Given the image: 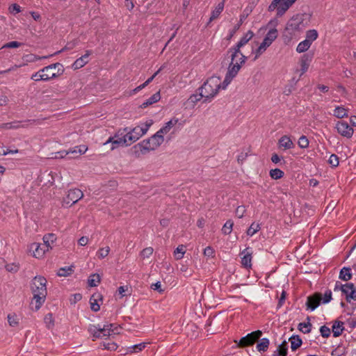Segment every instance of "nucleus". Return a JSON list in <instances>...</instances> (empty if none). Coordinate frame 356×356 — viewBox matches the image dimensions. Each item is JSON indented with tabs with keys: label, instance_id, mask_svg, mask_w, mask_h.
I'll return each mask as SVG.
<instances>
[{
	"label": "nucleus",
	"instance_id": "obj_1",
	"mask_svg": "<svg viewBox=\"0 0 356 356\" xmlns=\"http://www.w3.org/2000/svg\"><path fill=\"white\" fill-rule=\"evenodd\" d=\"M244 44L245 38H242L236 46L229 51L231 63L222 83L220 77L213 76L209 78L199 88V90L204 95L205 100L214 97L220 89H225L232 79L237 74L241 69V64L245 62V56L240 50V48Z\"/></svg>",
	"mask_w": 356,
	"mask_h": 356
},
{
	"label": "nucleus",
	"instance_id": "obj_2",
	"mask_svg": "<svg viewBox=\"0 0 356 356\" xmlns=\"http://www.w3.org/2000/svg\"><path fill=\"white\" fill-rule=\"evenodd\" d=\"M47 280L42 276H35L31 282V291L33 298L31 301V307L35 310H38L44 302L47 295Z\"/></svg>",
	"mask_w": 356,
	"mask_h": 356
},
{
	"label": "nucleus",
	"instance_id": "obj_3",
	"mask_svg": "<svg viewBox=\"0 0 356 356\" xmlns=\"http://www.w3.org/2000/svg\"><path fill=\"white\" fill-rule=\"evenodd\" d=\"M308 26L309 17L307 15L298 14L289 20L285 31L291 40L297 38Z\"/></svg>",
	"mask_w": 356,
	"mask_h": 356
},
{
	"label": "nucleus",
	"instance_id": "obj_4",
	"mask_svg": "<svg viewBox=\"0 0 356 356\" xmlns=\"http://www.w3.org/2000/svg\"><path fill=\"white\" fill-rule=\"evenodd\" d=\"M164 141V138L157 131L150 138L143 140L140 143L133 147L136 156H140L141 154L154 150L158 148Z\"/></svg>",
	"mask_w": 356,
	"mask_h": 356
},
{
	"label": "nucleus",
	"instance_id": "obj_5",
	"mask_svg": "<svg viewBox=\"0 0 356 356\" xmlns=\"http://www.w3.org/2000/svg\"><path fill=\"white\" fill-rule=\"evenodd\" d=\"M277 25V20H271L268 22L266 26L268 32L259 46L253 51L252 54H254L253 60H255L260 55H261L266 49L273 43V42L277 38L278 31L276 29Z\"/></svg>",
	"mask_w": 356,
	"mask_h": 356
},
{
	"label": "nucleus",
	"instance_id": "obj_6",
	"mask_svg": "<svg viewBox=\"0 0 356 356\" xmlns=\"http://www.w3.org/2000/svg\"><path fill=\"white\" fill-rule=\"evenodd\" d=\"M152 124L153 120H148L144 124L137 126L129 131L128 128L124 129L123 132L124 133L128 145H130L145 135Z\"/></svg>",
	"mask_w": 356,
	"mask_h": 356
},
{
	"label": "nucleus",
	"instance_id": "obj_7",
	"mask_svg": "<svg viewBox=\"0 0 356 356\" xmlns=\"http://www.w3.org/2000/svg\"><path fill=\"white\" fill-rule=\"evenodd\" d=\"M119 327L115 324L104 325L103 327L99 325H90L89 332L95 338L111 336L119 334Z\"/></svg>",
	"mask_w": 356,
	"mask_h": 356
},
{
	"label": "nucleus",
	"instance_id": "obj_8",
	"mask_svg": "<svg viewBox=\"0 0 356 356\" xmlns=\"http://www.w3.org/2000/svg\"><path fill=\"white\" fill-rule=\"evenodd\" d=\"M63 72L62 64L56 63L41 69L44 75V81H49L60 76Z\"/></svg>",
	"mask_w": 356,
	"mask_h": 356
},
{
	"label": "nucleus",
	"instance_id": "obj_9",
	"mask_svg": "<svg viewBox=\"0 0 356 356\" xmlns=\"http://www.w3.org/2000/svg\"><path fill=\"white\" fill-rule=\"evenodd\" d=\"M296 0H273L268 7L270 11L277 10L278 15H282Z\"/></svg>",
	"mask_w": 356,
	"mask_h": 356
},
{
	"label": "nucleus",
	"instance_id": "obj_10",
	"mask_svg": "<svg viewBox=\"0 0 356 356\" xmlns=\"http://www.w3.org/2000/svg\"><path fill=\"white\" fill-rule=\"evenodd\" d=\"M111 143V149L113 150L120 146H128V143L123 131H118L113 136L109 137V138L104 143V145H106Z\"/></svg>",
	"mask_w": 356,
	"mask_h": 356
},
{
	"label": "nucleus",
	"instance_id": "obj_11",
	"mask_svg": "<svg viewBox=\"0 0 356 356\" xmlns=\"http://www.w3.org/2000/svg\"><path fill=\"white\" fill-rule=\"evenodd\" d=\"M83 197V192L77 188L68 191L65 197L63 198V204L71 206Z\"/></svg>",
	"mask_w": 356,
	"mask_h": 356
},
{
	"label": "nucleus",
	"instance_id": "obj_12",
	"mask_svg": "<svg viewBox=\"0 0 356 356\" xmlns=\"http://www.w3.org/2000/svg\"><path fill=\"white\" fill-rule=\"evenodd\" d=\"M335 128L339 134L347 138H350L354 133L353 128L345 121H338L336 123Z\"/></svg>",
	"mask_w": 356,
	"mask_h": 356
},
{
	"label": "nucleus",
	"instance_id": "obj_13",
	"mask_svg": "<svg viewBox=\"0 0 356 356\" xmlns=\"http://www.w3.org/2000/svg\"><path fill=\"white\" fill-rule=\"evenodd\" d=\"M35 120H29L24 122L16 121L13 122L3 123L0 125V129H17L19 128H26L29 124H34Z\"/></svg>",
	"mask_w": 356,
	"mask_h": 356
},
{
	"label": "nucleus",
	"instance_id": "obj_14",
	"mask_svg": "<svg viewBox=\"0 0 356 356\" xmlns=\"http://www.w3.org/2000/svg\"><path fill=\"white\" fill-rule=\"evenodd\" d=\"M295 145L291 138V137L288 135L282 136L277 142V147L279 149L282 150L291 149L294 147Z\"/></svg>",
	"mask_w": 356,
	"mask_h": 356
},
{
	"label": "nucleus",
	"instance_id": "obj_15",
	"mask_svg": "<svg viewBox=\"0 0 356 356\" xmlns=\"http://www.w3.org/2000/svg\"><path fill=\"white\" fill-rule=\"evenodd\" d=\"M31 249L33 252V256L35 258H42L45 252L49 250L47 248V245L36 243L31 245Z\"/></svg>",
	"mask_w": 356,
	"mask_h": 356
},
{
	"label": "nucleus",
	"instance_id": "obj_16",
	"mask_svg": "<svg viewBox=\"0 0 356 356\" xmlns=\"http://www.w3.org/2000/svg\"><path fill=\"white\" fill-rule=\"evenodd\" d=\"M322 300L321 296L319 293H316L314 296L307 298V306L308 309L314 310L319 305Z\"/></svg>",
	"mask_w": 356,
	"mask_h": 356
},
{
	"label": "nucleus",
	"instance_id": "obj_17",
	"mask_svg": "<svg viewBox=\"0 0 356 356\" xmlns=\"http://www.w3.org/2000/svg\"><path fill=\"white\" fill-rule=\"evenodd\" d=\"M178 123L179 119L174 117L171 118L168 122H167L165 125L158 131V132L159 134L163 136L165 134H167L171 130V129Z\"/></svg>",
	"mask_w": 356,
	"mask_h": 356
},
{
	"label": "nucleus",
	"instance_id": "obj_18",
	"mask_svg": "<svg viewBox=\"0 0 356 356\" xmlns=\"http://www.w3.org/2000/svg\"><path fill=\"white\" fill-rule=\"evenodd\" d=\"M312 60V56L304 54L300 59L301 74H304L309 69L310 63Z\"/></svg>",
	"mask_w": 356,
	"mask_h": 356
},
{
	"label": "nucleus",
	"instance_id": "obj_19",
	"mask_svg": "<svg viewBox=\"0 0 356 356\" xmlns=\"http://www.w3.org/2000/svg\"><path fill=\"white\" fill-rule=\"evenodd\" d=\"M262 332L257 330L246 335V346L253 345L261 337Z\"/></svg>",
	"mask_w": 356,
	"mask_h": 356
},
{
	"label": "nucleus",
	"instance_id": "obj_20",
	"mask_svg": "<svg viewBox=\"0 0 356 356\" xmlns=\"http://www.w3.org/2000/svg\"><path fill=\"white\" fill-rule=\"evenodd\" d=\"M90 54V51H86V53L81 57L76 59L73 63V67L75 70L80 69L88 63V56Z\"/></svg>",
	"mask_w": 356,
	"mask_h": 356
},
{
	"label": "nucleus",
	"instance_id": "obj_21",
	"mask_svg": "<svg viewBox=\"0 0 356 356\" xmlns=\"http://www.w3.org/2000/svg\"><path fill=\"white\" fill-rule=\"evenodd\" d=\"M99 300L101 301L102 300V296L99 293L93 294L90 299V307L94 312H98L100 309V305L98 303Z\"/></svg>",
	"mask_w": 356,
	"mask_h": 356
},
{
	"label": "nucleus",
	"instance_id": "obj_22",
	"mask_svg": "<svg viewBox=\"0 0 356 356\" xmlns=\"http://www.w3.org/2000/svg\"><path fill=\"white\" fill-rule=\"evenodd\" d=\"M203 97H204V95H203L202 92L200 91L199 94L191 95L187 99L186 104L187 105V106L194 107L196 103L200 101V99Z\"/></svg>",
	"mask_w": 356,
	"mask_h": 356
},
{
	"label": "nucleus",
	"instance_id": "obj_23",
	"mask_svg": "<svg viewBox=\"0 0 356 356\" xmlns=\"http://www.w3.org/2000/svg\"><path fill=\"white\" fill-rule=\"evenodd\" d=\"M348 109L343 106H337L333 111V115L337 118L348 117Z\"/></svg>",
	"mask_w": 356,
	"mask_h": 356
},
{
	"label": "nucleus",
	"instance_id": "obj_24",
	"mask_svg": "<svg viewBox=\"0 0 356 356\" xmlns=\"http://www.w3.org/2000/svg\"><path fill=\"white\" fill-rule=\"evenodd\" d=\"M318 38V33L316 29H310L306 31L305 40L311 45Z\"/></svg>",
	"mask_w": 356,
	"mask_h": 356
},
{
	"label": "nucleus",
	"instance_id": "obj_25",
	"mask_svg": "<svg viewBox=\"0 0 356 356\" xmlns=\"http://www.w3.org/2000/svg\"><path fill=\"white\" fill-rule=\"evenodd\" d=\"M344 330L343 323L341 321H335L332 325V330L334 337L340 336Z\"/></svg>",
	"mask_w": 356,
	"mask_h": 356
},
{
	"label": "nucleus",
	"instance_id": "obj_26",
	"mask_svg": "<svg viewBox=\"0 0 356 356\" xmlns=\"http://www.w3.org/2000/svg\"><path fill=\"white\" fill-rule=\"evenodd\" d=\"M161 99L160 92H157L155 94H154L152 96H151L149 99H147L145 102H144L141 107L142 108H146L149 105H152L157 102H159Z\"/></svg>",
	"mask_w": 356,
	"mask_h": 356
},
{
	"label": "nucleus",
	"instance_id": "obj_27",
	"mask_svg": "<svg viewBox=\"0 0 356 356\" xmlns=\"http://www.w3.org/2000/svg\"><path fill=\"white\" fill-rule=\"evenodd\" d=\"M43 243L47 245V248L50 250L51 249V244H53L56 240V236L54 234H47L43 236Z\"/></svg>",
	"mask_w": 356,
	"mask_h": 356
},
{
	"label": "nucleus",
	"instance_id": "obj_28",
	"mask_svg": "<svg viewBox=\"0 0 356 356\" xmlns=\"http://www.w3.org/2000/svg\"><path fill=\"white\" fill-rule=\"evenodd\" d=\"M161 68L159 69L151 77H149L145 83H143V84L140 85L139 86L136 87V88H134L132 92H131V94H135L138 92H139L140 90H141L142 89H143L145 86H147L149 83H151L153 79L155 78V76L161 72Z\"/></svg>",
	"mask_w": 356,
	"mask_h": 356
},
{
	"label": "nucleus",
	"instance_id": "obj_29",
	"mask_svg": "<svg viewBox=\"0 0 356 356\" xmlns=\"http://www.w3.org/2000/svg\"><path fill=\"white\" fill-rule=\"evenodd\" d=\"M223 9H224V2L222 1V2H220L216 6L215 9L212 11L209 20L213 21V20L217 19L219 17V15H220V13H222V11L223 10Z\"/></svg>",
	"mask_w": 356,
	"mask_h": 356
},
{
	"label": "nucleus",
	"instance_id": "obj_30",
	"mask_svg": "<svg viewBox=\"0 0 356 356\" xmlns=\"http://www.w3.org/2000/svg\"><path fill=\"white\" fill-rule=\"evenodd\" d=\"M352 278V274L350 273V268L347 267H343L339 273V279L343 281H348Z\"/></svg>",
	"mask_w": 356,
	"mask_h": 356
},
{
	"label": "nucleus",
	"instance_id": "obj_31",
	"mask_svg": "<svg viewBox=\"0 0 356 356\" xmlns=\"http://www.w3.org/2000/svg\"><path fill=\"white\" fill-rule=\"evenodd\" d=\"M307 322H302L298 324V330L304 334L309 333L312 326L309 322V318H307Z\"/></svg>",
	"mask_w": 356,
	"mask_h": 356
},
{
	"label": "nucleus",
	"instance_id": "obj_32",
	"mask_svg": "<svg viewBox=\"0 0 356 356\" xmlns=\"http://www.w3.org/2000/svg\"><path fill=\"white\" fill-rule=\"evenodd\" d=\"M270 344V341L267 338L261 339L257 345V349L259 352H265L267 350Z\"/></svg>",
	"mask_w": 356,
	"mask_h": 356
},
{
	"label": "nucleus",
	"instance_id": "obj_33",
	"mask_svg": "<svg viewBox=\"0 0 356 356\" xmlns=\"http://www.w3.org/2000/svg\"><path fill=\"white\" fill-rule=\"evenodd\" d=\"M186 252V246L179 245L174 251V256L177 260H179L184 257Z\"/></svg>",
	"mask_w": 356,
	"mask_h": 356
},
{
	"label": "nucleus",
	"instance_id": "obj_34",
	"mask_svg": "<svg viewBox=\"0 0 356 356\" xmlns=\"http://www.w3.org/2000/svg\"><path fill=\"white\" fill-rule=\"evenodd\" d=\"M311 44L305 40L299 42L296 47V51L299 54L307 51L310 47Z\"/></svg>",
	"mask_w": 356,
	"mask_h": 356
},
{
	"label": "nucleus",
	"instance_id": "obj_35",
	"mask_svg": "<svg viewBox=\"0 0 356 356\" xmlns=\"http://www.w3.org/2000/svg\"><path fill=\"white\" fill-rule=\"evenodd\" d=\"M269 174H270V177L273 179H281L284 177V172L278 168H275V169L270 170Z\"/></svg>",
	"mask_w": 356,
	"mask_h": 356
},
{
	"label": "nucleus",
	"instance_id": "obj_36",
	"mask_svg": "<svg viewBox=\"0 0 356 356\" xmlns=\"http://www.w3.org/2000/svg\"><path fill=\"white\" fill-rule=\"evenodd\" d=\"M73 267L72 266H67L64 268H60L58 271V275L60 277H66L71 275L73 273Z\"/></svg>",
	"mask_w": 356,
	"mask_h": 356
},
{
	"label": "nucleus",
	"instance_id": "obj_37",
	"mask_svg": "<svg viewBox=\"0 0 356 356\" xmlns=\"http://www.w3.org/2000/svg\"><path fill=\"white\" fill-rule=\"evenodd\" d=\"M355 289V285L353 283H346L343 284V286H341V291L343 294L346 296L351 293L352 290Z\"/></svg>",
	"mask_w": 356,
	"mask_h": 356
},
{
	"label": "nucleus",
	"instance_id": "obj_38",
	"mask_svg": "<svg viewBox=\"0 0 356 356\" xmlns=\"http://www.w3.org/2000/svg\"><path fill=\"white\" fill-rule=\"evenodd\" d=\"M260 229V225L259 223L253 222L248 229L246 231V234L250 236L254 235Z\"/></svg>",
	"mask_w": 356,
	"mask_h": 356
},
{
	"label": "nucleus",
	"instance_id": "obj_39",
	"mask_svg": "<svg viewBox=\"0 0 356 356\" xmlns=\"http://www.w3.org/2000/svg\"><path fill=\"white\" fill-rule=\"evenodd\" d=\"M110 252V248L106 246L105 248H99V250L97 252V255L99 259H102L108 256Z\"/></svg>",
	"mask_w": 356,
	"mask_h": 356
},
{
	"label": "nucleus",
	"instance_id": "obj_40",
	"mask_svg": "<svg viewBox=\"0 0 356 356\" xmlns=\"http://www.w3.org/2000/svg\"><path fill=\"white\" fill-rule=\"evenodd\" d=\"M100 282V277L97 274L90 276L88 279V284L90 286H96Z\"/></svg>",
	"mask_w": 356,
	"mask_h": 356
},
{
	"label": "nucleus",
	"instance_id": "obj_41",
	"mask_svg": "<svg viewBox=\"0 0 356 356\" xmlns=\"http://www.w3.org/2000/svg\"><path fill=\"white\" fill-rule=\"evenodd\" d=\"M234 223L232 220H227L222 228V232L224 234H229L232 232Z\"/></svg>",
	"mask_w": 356,
	"mask_h": 356
},
{
	"label": "nucleus",
	"instance_id": "obj_42",
	"mask_svg": "<svg viewBox=\"0 0 356 356\" xmlns=\"http://www.w3.org/2000/svg\"><path fill=\"white\" fill-rule=\"evenodd\" d=\"M309 144V140L305 136H302L299 138L298 145L300 148L305 149L308 147Z\"/></svg>",
	"mask_w": 356,
	"mask_h": 356
},
{
	"label": "nucleus",
	"instance_id": "obj_43",
	"mask_svg": "<svg viewBox=\"0 0 356 356\" xmlns=\"http://www.w3.org/2000/svg\"><path fill=\"white\" fill-rule=\"evenodd\" d=\"M51 56H53V54H51L49 56H39L31 54V55H27L26 57L27 58V60H26L27 61L35 62V61L40 60L41 59L48 58Z\"/></svg>",
	"mask_w": 356,
	"mask_h": 356
},
{
	"label": "nucleus",
	"instance_id": "obj_44",
	"mask_svg": "<svg viewBox=\"0 0 356 356\" xmlns=\"http://www.w3.org/2000/svg\"><path fill=\"white\" fill-rule=\"evenodd\" d=\"M44 321L49 329L51 328L54 325V321L51 314H47L44 318Z\"/></svg>",
	"mask_w": 356,
	"mask_h": 356
},
{
	"label": "nucleus",
	"instance_id": "obj_45",
	"mask_svg": "<svg viewBox=\"0 0 356 356\" xmlns=\"http://www.w3.org/2000/svg\"><path fill=\"white\" fill-rule=\"evenodd\" d=\"M88 149L87 146L86 145H79L76 146L74 148L71 149V153L72 154H77L79 153L80 154H84Z\"/></svg>",
	"mask_w": 356,
	"mask_h": 356
},
{
	"label": "nucleus",
	"instance_id": "obj_46",
	"mask_svg": "<svg viewBox=\"0 0 356 356\" xmlns=\"http://www.w3.org/2000/svg\"><path fill=\"white\" fill-rule=\"evenodd\" d=\"M287 353V348L282 344L279 346L277 350L275 352L273 356H286Z\"/></svg>",
	"mask_w": 356,
	"mask_h": 356
},
{
	"label": "nucleus",
	"instance_id": "obj_47",
	"mask_svg": "<svg viewBox=\"0 0 356 356\" xmlns=\"http://www.w3.org/2000/svg\"><path fill=\"white\" fill-rule=\"evenodd\" d=\"M302 344V341L298 337H293L291 339V347L293 350H296Z\"/></svg>",
	"mask_w": 356,
	"mask_h": 356
},
{
	"label": "nucleus",
	"instance_id": "obj_48",
	"mask_svg": "<svg viewBox=\"0 0 356 356\" xmlns=\"http://www.w3.org/2000/svg\"><path fill=\"white\" fill-rule=\"evenodd\" d=\"M31 79L34 80L35 81H44V75L42 74V73H41V70L33 74Z\"/></svg>",
	"mask_w": 356,
	"mask_h": 356
},
{
	"label": "nucleus",
	"instance_id": "obj_49",
	"mask_svg": "<svg viewBox=\"0 0 356 356\" xmlns=\"http://www.w3.org/2000/svg\"><path fill=\"white\" fill-rule=\"evenodd\" d=\"M328 162L329 163L333 166V167H337L339 165V158L337 155L335 154H332L330 156V159L328 160Z\"/></svg>",
	"mask_w": 356,
	"mask_h": 356
},
{
	"label": "nucleus",
	"instance_id": "obj_50",
	"mask_svg": "<svg viewBox=\"0 0 356 356\" xmlns=\"http://www.w3.org/2000/svg\"><path fill=\"white\" fill-rule=\"evenodd\" d=\"M153 248L151 247L146 248L143 249L141 252V256L143 258H149L153 253Z\"/></svg>",
	"mask_w": 356,
	"mask_h": 356
},
{
	"label": "nucleus",
	"instance_id": "obj_51",
	"mask_svg": "<svg viewBox=\"0 0 356 356\" xmlns=\"http://www.w3.org/2000/svg\"><path fill=\"white\" fill-rule=\"evenodd\" d=\"M248 248H246V257H245V259H246V269H252V264L251 263V260H252L251 254H252V253H250L248 251Z\"/></svg>",
	"mask_w": 356,
	"mask_h": 356
},
{
	"label": "nucleus",
	"instance_id": "obj_52",
	"mask_svg": "<svg viewBox=\"0 0 356 356\" xmlns=\"http://www.w3.org/2000/svg\"><path fill=\"white\" fill-rule=\"evenodd\" d=\"M8 321L10 325L14 327L18 324V319L15 315L9 314L8 316Z\"/></svg>",
	"mask_w": 356,
	"mask_h": 356
},
{
	"label": "nucleus",
	"instance_id": "obj_53",
	"mask_svg": "<svg viewBox=\"0 0 356 356\" xmlns=\"http://www.w3.org/2000/svg\"><path fill=\"white\" fill-rule=\"evenodd\" d=\"M22 46V43L17 41H12L5 44L3 48H17Z\"/></svg>",
	"mask_w": 356,
	"mask_h": 356
},
{
	"label": "nucleus",
	"instance_id": "obj_54",
	"mask_svg": "<svg viewBox=\"0 0 356 356\" xmlns=\"http://www.w3.org/2000/svg\"><path fill=\"white\" fill-rule=\"evenodd\" d=\"M320 332H321L322 337H325V338L328 337L330 334V329L325 325L321 327Z\"/></svg>",
	"mask_w": 356,
	"mask_h": 356
},
{
	"label": "nucleus",
	"instance_id": "obj_55",
	"mask_svg": "<svg viewBox=\"0 0 356 356\" xmlns=\"http://www.w3.org/2000/svg\"><path fill=\"white\" fill-rule=\"evenodd\" d=\"M104 349L109 350H115L117 349L118 346L114 342H109V343H104L103 344Z\"/></svg>",
	"mask_w": 356,
	"mask_h": 356
},
{
	"label": "nucleus",
	"instance_id": "obj_56",
	"mask_svg": "<svg viewBox=\"0 0 356 356\" xmlns=\"http://www.w3.org/2000/svg\"><path fill=\"white\" fill-rule=\"evenodd\" d=\"M204 254L207 257H213L214 255V250L211 247L208 246L204 250Z\"/></svg>",
	"mask_w": 356,
	"mask_h": 356
},
{
	"label": "nucleus",
	"instance_id": "obj_57",
	"mask_svg": "<svg viewBox=\"0 0 356 356\" xmlns=\"http://www.w3.org/2000/svg\"><path fill=\"white\" fill-rule=\"evenodd\" d=\"M346 300L348 302H350L352 300H356V289L355 288L352 290L351 293L346 297Z\"/></svg>",
	"mask_w": 356,
	"mask_h": 356
},
{
	"label": "nucleus",
	"instance_id": "obj_58",
	"mask_svg": "<svg viewBox=\"0 0 356 356\" xmlns=\"http://www.w3.org/2000/svg\"><path fill=\"white\" fill-rule=\"evenodd\" d=\"M245 214V207H238L236 210V216L238 218H242Z\"/></svg>",
	"mask_w": 356,
	"mask_h": 356
},
{
	"label": "nucleus",
	"instance_id": "obj_59",
	"mask_svg": "<svg viewBox=\"0 0 356 356\" xmlns=\"http://www.w3.org/2000/svg\"><path fill=\"white\" fill-rule=\"evenodd\" d=\"M145 347V343H141L133 346L131 348L132 349L133 352L137 353V352L141 351Z\"/></svg>",
	"mask_w": 356,
	"mask_h": 356
},
{
	"label": "nucleus",
	"instance_id": "obj_60",
	"mask_svg": "<svg viewBox=\"0 0 356 356\" xmlns=\"http://www.w3.org/2000/svg\"><path fill=\"white\" fill-rule=\"evenodd\" d=\"M151 289L155 291H158L159 293H162L163 292V289H161V284L160 282L152 284L151 285Z\"/></svg>",
	"mask_w": 356,
	"mask_h": 356
},
{
	"label": "nucleus",
	"instance_id": "obj_61",
	"mask_svg": "<svg viewBox=\"0 0 356 356\" xmlns=\"http://www.w3.org/2000/svg\"><path fill=\"white\" fill-rule=\"evenodd\" d=\"M331 299H332V292L330 291H326L324 294L323 302L327 303L331 300Z\"/></svg>",
	"mask_w": 356,
	"mask_h": 356
},
{
	"label": "nucleus",
	"instance_id": "obj_62",
	"mask_svg": "<svg viewBox=\"0 0 356 356\" xmlns=\"http://www.w3.org/2000/svg\"><path fill=\"white\" fill-rule=\"evenodd\" d=\"M9 9L11 13H18L21 11L20 6L16 3L12 4Z\"/></svg>",
	"mask_w": 356,
	"mask_h": 356
},
{
	"label": "nucleus",
	"instance_id": "obj_63",
	"mask_svg": "<svg viewBox=\"0 0 356 356\" xmlns=\"http://www.w3.org/2000/svg\"><path fill=\"white\" fill-rule=\"evenodd\" d=\"M236 348H244L245 347V337H243L238 341L234 340Z\"/></svg>",
	"mask_w": 356,
	"mask_h": 356
},
{
	"label": "nucleus",
	"instance_id": "obj_64",
	"mask_svg": "<svg viewBox=\"0 0 356 356\" xmlns=\"http://www.w3.org/2000/svg\"><path fill=\"white\" fill-rule=\"evenodd\" d=\"M88 238L86 236H82L79 239L78 243L81 246L86 245L88 243Z\"/></svg>",
	"mask_w": 356,
	"mask_h": 356
}]
</instances>
